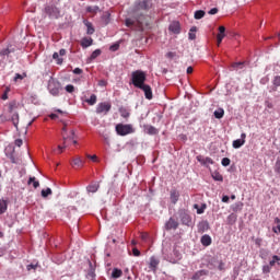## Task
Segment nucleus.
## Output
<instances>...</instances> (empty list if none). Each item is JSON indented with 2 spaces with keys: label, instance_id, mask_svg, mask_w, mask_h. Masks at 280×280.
Returning a JSON list of instances; mask_svg holds the SVG:
<instances>
[{
  "label": "nucleus",
  "instance_id": "a19ab883",
  "mask_svg": "<svg viewBox=\"0 0 280 280\" xmlns=\"http://www.w3.org/2000/svg\"><path fill=\"white\" fill-rule=\"evenodd\" d=\"M205 18V11L198 10L195 12V19L200 20Z\"/></svg>",
  "mask_w": 280,
  "mask_h": 280
},
{
  "label": "nucleus",
  "instance_id": "7c9ffc66",
  "mask_svg": "<svg viewBox=\"0 0 280 280\" xmlns=\"http://www.w3.org/2000/svg\"><path fill=\"white\" fill-rule=\"evenodd\" d=\"M189 40H196V26H192L188 33Z\"/></svg>",
  "mask_w": 280,
  "mask_h": 280
},
{
  "label": "nucleus",
  "instance_id": "ea45409f",
  "mask_svg": "<svg viewBox=\"0 0 280 280\" xmlns=\"http://www.w3.org/2000/svg\"><path fill=\"white\" fill-rule=\"evenodd\" d=\"M271 270H272V267L270 265H264L262 266V273L264 275H270Z\"/></svg>",
  "mask_w": 280,
  "mask_h": 280
},
{
  "label": "nucleus",
  "instance_id": "423d86ee",
  "mask_svg": "<svg viewBox=\"0 0 280 280\" xmlns=\"http://www.w3.org/2000/svg\"><path fill=\"white\" fill-rule=\"evenodd\" d=\"M63 145H58L59 154H62V150L69 148V141H73L75 139V131L71 130L70 136L63 133Z\"/></svg>",
  "mask_w": 280,
  "mask_h": 280
},
{
  "label": "nucleus",
  "instance_id": "de8ad7c7",
  "mask_svg": "<svg viewBox=\"0 0 280 280\" xmlns=\"http://www.w3.org/2000/svg\"><path fill=\"white\" fill-rule=\"evenodd\" d=\"M120 115L124 119H128V117H130V113L126 109H120Z\"/></svg>",
  "mask_w": 280,
  "mask_h": 280
},
{
  "label": "nucleus",
  "instance_id": "0eeeda50",
  "mask_svg": "<svg viewBox=\"0 0 280 280\" xmlns=\"http://www.w3.org/2000/svg\"><path fill=\"white\" fill-rule=\"evenodd\" d=\"M45 12L50 19H58L60 16V9L54 4L47 5Z\"/></svg>",
  "mask_w": 280,
  "mask_h": 280
},
{
  "label": "nucleus",
  "instance_id": "4c0bfd02",
  "mask_svg": "<svg viewBox=\"0 0 280 280\" xmlns=\"http://www.w3.org/2000/svg\"><path fill=\"white\" fill-rule=\"evenodd\" d=\"M102 21L105 23V25H108V23H110V14L105 12L102 16Z\"/></svg>",
  "mask_w": 280,
  "mask_h": 280
},
{
  "label": "nucleus",
  "instance_id": "bb28decb",
  "mask_svg": "<svg viewBox=\"0 0 280 280\" xmlns=\"http://www.w3.org/2000/svg\"><path fill=\"white\" fill-rule=\"evenodd\" d=\"M226 36V27L219 26V33L217 35V38H221L224 40V37Z\"/></svg>",
  "mask_w": 280,
  "mask_h": 280
},
{
  "label": "nucleus",
  "instance_id": "49530a36",
  "mask_svg": "<svg viewBox=\"0 0 280 280\" xmlns=\"http://www.w3.org/2000/svg\"><path fill=\"white\" fill-rule=\"evenodd\" d=\"M244 207V203L237 202L233 206V211H242V208Z\"/></svg>",
  "mask_w": 280,
  "mask_h": 280
},
{
  "label": "nucleus",
  "instance_id": "13d9d810",
  "mask_svg": "<svg viewBox=\"0 0 280 280\" xmlns=\"http://www.w3.org/2000/svg\"><path fill=\"white\" fill-rule=\"evenodd\" d=\"M218 270H224V261L220 260L219 261V266H218Z\"/></svg>",
  "mask_w": 280,
  "mask_h": 280
},
{
  "label": "nucleus",
  "instance_id": "c756f323",
  "mask_svg": "<svg viewBox=\"0 0 280 280\" xmlns=\"http://www.w3.org/2000/svg\"><path fill=\"white\" fill-rule=\"evenodd\" d=\"M32 183H33L34 189H38V187H40V183L36 180V177H30L28 185H32Z\"/></svg>",
  "mask_w": 280,
  "mask_h": 280
},
{
  "label": "nucleus",
  "instance_id": "7ed1b4c3",
  "mask_svg": "<svg viewBox=\"0 0 280 280\" xmlns=\"http://www.w3.org/2000/svg\"><path fill=\"white\" fill-rule=\"evenodd\" d=\"M145 80H148V75L143 70H136L131 73V82L136 89H140L145 84Z\"/></svg>",
  "mask_w": 280,
  "mask_h": 280
},
{
  "label": "nucleus",
  "instance_id": "dca6fc26",
  "mask_svg": "<svg viewBox=\"0 0 280 280\" xmlns=\"http://www.w3.org/2000/svg\"><path fill=\"white\" fill-rule=\"evenodd\" d=\"M170 32H172L173 34H178L180 32V22H173L171 23V25L168 26Z\"/></svg>",
  "mask_w": 280,
  "mask_h": 280
},
{
  "label": "nucleus",
  "instance_id": "f03ea898",
  "mask_svg": "<svg viewBox=\"0 0 280 280\" xmlns=\"http://www.w3.org/2000/svg\"><path fill=\"white\" fill-rule=\"evenodd\" d=\"M8 112L10 114L9 120L12 121L15 128H19V102H10L8 105Z\"/></svg>",
  "mask_w": 280,
  "mask_h": 280
},
{
  "label": "nucleus",
  "instance_id": "cd10ccee",
  "mask_svg": "<svg viewBox=\"0 0 280 280\" xmlns=\"http://www.w3.org/2000/svg\"><path fill=\"white\" fill-rule=\"evenodd\" d=\"M124 275V271L121 269L114 268L112 272L113 279H119Z\"/></svg>",
  "mask_w": 280,
  "mask_h": 280
},
{
  "label": "nucleus",
  "instance_id": "f8f14e48",
  "mask_svg": "<svg viewBox=\"0 0 280 280\" xmlns=\"http://www.w3.org/2000/svg\"><path fill=\"white\" fill-rule=\"evenodd\" d=\"M165 226H166L167 231H172V230L176 231V229H178V221H176V219H174V218H171L166 222Z\"/></svg>",
  "mask_w": 280,
  "mask_h": 280
},
{
  "label": "nucleus",
  "instance_id": "e433bc0d",
  "mask_svg": "<svg viewBox=\"0 0 280 280\" xmlns=\"http://www.w3.org/2000/svg\"><path fill=\"white\" fill-rule=\"evenodd\" d=\"M98 56H102V50L101 49H96L92 52V55L90 56V60H95V58H98Z\"/></svg>",
  "mask_w": 280,
  "mask_h": 280
},
{
  "label": "nucleus",
  "instance_id": "6e6552de",
  "mask_svg": "<svg viewBox=\"0 0 280 280\" xmlns=\"http://www.w3.org/2000/svg\"><path fill=\"white\" fill-rule=\"evenodd\" d=\"M110 108H112L110 103H106V102L100 103L96 107V113L97 115H102V114L107 115L110 112Z\"/></svg>",
  "mask_w": 280,
  "mask_h": 280
},
{
  "label": "nucleus",
  "instance_id": "f257e3e1",
  "mask_svg": "<svg viewBox=\"0 0 280 280\" xmlns=\"http://www.w3.org/2000/svg\"><path fill=\"white\" fill-rule=\"evenodd\" d=\"M150 10H152V0H136L129 11L131 18L125 20L126 27H130L133 32L150 30V21L152 20L148 14Z\"/></svg>",
  "mask_w": 280,
  "mask_h": 280
},
{
  "label": "nucleus",
  "instance_id": "5701e85b",
  "mask_svg": "<svg viewBox=\"0 0 280 280\" xmlns=\"http://www.w3.org/2000/svg\"><path fill=\"white\" fill-rule=\"evenodd\" d=\"M277 265L280 266V257L278 255H273L271 257V260L269 261V266H271V268H275Z\"/></svg>",
  "mask_w": 280,
  "mask_h": 280
},
{
  "label": "nucleus",
  "instance_id": "ddd939ff",
  "mask_svg": "<svg viewBox=\"0 0 280 280\" xmlns=\"http://www.w3.org/2000/svg\"><path fill=\"white\" fill-rule=\"evenodd\" d=\"M180 221L185 226H191V215H189L187 212L180 213Z\"/></svg>",
  "mask_w": 280,
  "mask_h": 280
},
{
  "label": "nucleus",
  "instance_id": "c85d7f7f",
  "mask_svg": "<svg viewBox=\"0 0 280 280\" xmlns=\"http://www.w3.org/2000/svg\"><path fill=\"white\" fill-rule=\"evenodd\" d=\"M90 106H95L97 104V95L92 94L90 98L85 101Z\"/></svg>",
  "mask_w": 280,
  "mask_h": 280
},
{
  "label": "nucleus",
  "instance_id": "a211bd4d",
  "mask_svg": "<svg viewBox=\"0 0 280 280\" xmlns=\"http://www.w3.org/2000/svg\"><path fill=\"white\" fill-rule=\"evenodd\" d=\"M144 132L147 135H159V129L152 125H144Z\"/></svg>",
  "mask_w": 280,
  "mask_h": 280
},
{
  "label": "nucleus",
  "instance_id": "9b49d317",
  "mask_svg": "<svg viewBox=\"0 0 280 280\" xmlns=\"http://www.w3.org/2000/svg\"><path fill=\"white\" fill-rule=\"evenodd\" d=\"M170 198H171L172 205H176V202H178V200L180 198V192L178 190H176L175 188H173V189H171Z\"/></svg>",
  "mask_w": 280,
  "mask_h": 280
},
{
  "label": "nucleus",
  "instance_id": "72a5a7b5",
  "mask_svg": "<svg viewBox=\"0 0 280 280\" xmlns=\"http://www.w3.org/2000/svg\"><path fill=\"white\" fill-rule=\"evenodd\" d=\"M214 117H215V119H222V117H224V109L219 108L218 110H215Z\"/></svg>",
  "mask_w": 280,
  "mask_h": 280
},
{
  "label": "nucleus",
  "instance_id": "aec40b11",
  "mask_svg": "<svg viewBox=\"0 0 280 280\" xmlns=\"http://www.w3.org/2000/svg\"><path fill=\"white\" fill-rule=\"evenodd\" d=\"M207 275H209V271L202 269V270H198L194 273V276L191 277L192 280H200V277H206Z\"/></svg>",
  "mask_w": 280,
  "mask_h": 280
},
{
  "label": "nucleus",
  "instance_id": "052dcab7",
  "mask_svg": "<svg viewBox=\"0 0 280 280\" xmlns=\"http://www.w3.org/2000/svg\"><path fill=\"white\" fill-rule=\"evenodd\" d=\"M208 14H211V15L218 14V8H212V9L208 12Z\"/></svg>",
  "mask_w": 280,
  "mask_h": 280
},
{
  "label": "nucleus",
  "instance_id": "5fc2aeb1",
  "mask_svg": "<svg viewBox=\"0 0 280 280\" xmlns=\"http://www.w3.org/2000/svg\"><path fill=\"white\" fill-rule=\"evenodd\" d=\"M233 69H240L242 67H244V62H235L232 65Z\"/></svg>",
  "mask_w": 280,
  "mask_h": 280
},
{
  "label": "nucleus",
  "instance_id": "58836bf2",
  "mask_svg": "<svg viewBox=\"0 0 280 280\" xmlns=\"http://www.w3.org/2000/svg\"><path fill=\"white\" fill-rule=\"evenodd\" d=\"M51 188H46L42 190V198H47V196H51Z\"/></svg>",
  "mask_w": 280,
  "mask_h": 280
},
{
  "label": "nucleus",
  "instance_id": "a878e982",
  "mask_svg": "<svg viewBox=\"0 0 280 280\" xmlns=\"http://www.w3.org/2000/svg\"><path fill=\"white\" fill-rule=\"evenodd\" d=\"M8 211V201L4 199L0 200V215H3V213Z\"/></svg>",
  "mask_w": 280,
  "mask_h": 280
},
{
  "label": "nucleus",
  "instance_id": "393cba45",
  "mask_svg": "<svg viewBox=\"0 0 280 280\" xmlns=\"http://www.w3.org/2000/svg\"><path fill=\"white\" fill-rule=\"evenodd\" d=\"M201 244L202 246H211V236L209 234L201 236Z\"/></svg>",
  "mask_w": 280,
  "mask_h": 280
},
{
  "label": "nucleus",
  "instance_id": "69168bd1",
  "mask_svg": "<svg viewBox=\"0 0 280 280\" xmlns=\"http://www.w3.org/2000/svg\"><path fill=\"white\" fill-rule=\"evenodd\" d=\"M10 161H11V163H13V164H16L18 162H16V158H14V155H10Z\"/></svg>",
  "mask_w": 280,
  "mask_h": 280
},
{
  "label": "nucleus",
  "instance_id": "c03bdc74",
  "mask_svg": "<svg viewBox=\"0 0 280 280\" xmlns=\"http://www.w3.org/2000/svg\"><path fill=\"white\" fill-rule=\"evenodd\" d=\"M221 165H223V167H229V165H231V159L223 158L221 161Z\"/></svg>",
  "mask_w": 280,
  "mask_h": 280
},
{
  "label": "nucleus",
  "instance_id": "c9c22d12",
  "mask_svg": "<svg viewBox=\"0 0 280 280\" xmlns=\"http://www.w3.org/2000/svg\"><path fill=\"white\" fill-rule=\"evenodd\" d=\"M86 12H90L91 14H97V12H100V7H88Z\"/></svg>",
  "mask_w": 280,
  "mask_h": 280
},
{
  "label": "nucleus",
  "instance_id": "1a4fd4ad",
  "mask_svg": "<svg viewBox=\"0 0 280 280\" xmlns=\"http://www.w3.org/2000/svg\"><path fill=\"white\" fill-rule=\"evenodd\" d=\"M140 89V91H143L144 93V97L147 100H152L153 95H152V88L148 84H144V85H141V88H138Z\"/></svg>",
  "mask_w": 280,
  "mask_h": 280
},
{
  "label": "nucleus",
  "instance_id": "09e8293b",
  "mask_svg": "<svg viewBox=\"0 0 280 280\" xmlns=\"http://www.w3.org/2000/svg\"><path fill=\"white\" fill-rule=\"evenodd\" d=\"M66 91L67 93H73L75 91V86H73L72 84H68L66 85Z\"/></svg>",
  "mask_w": 280,
  "mask_h": 280
},
{
  "label": "nucleus",
  "instance_id": "603ef678",
  "mask_svg": "<svg viewBox=\"0 0 280 280\" xmlns=\"http://www.w3.org/2000/svg\"><path fill=\"white\" fill-rule=\"evenodd\" d=\"M85 156L86 159H90L91 161H93V163H97V155L86 154Z\"/></svg>",
  "mask_w": 280,
  "mask_h": 280
},
{
  "label": "nucleus",
  "instance_id": "f3484780",
  "mask_svg": "<svg viewBox=\"0 0 280 280\" xmlns=\"http://www.w3.org/2000/svg\"><path fill=\"white\" fill-rule=\"evenodd\" d=\"M197 161L201 163V165H206V166L213 165V159L211 158L197 156Z\"/></svg>",
  "mask_w": 280,
  "mask_h": 280
},
{
  "label": "nucleus",
  "instance_id": "37998d69",
  "mask_svg": "<svg viewBox=\"0 0 280 280\" xmlns=\"http://www.w3.org/2000/svg\"><path fill=\"white\" fill-rule=\"evenodd\" d=\"M88 27V34H95V28L93 27V24H91L90 22H88L86 24Z\"/></svg>",
  "mask_w": 280,
  "mask_h": 280
},
{
  "label": "nucleus",
  "instance_id": "f704fd0d",
  "mask_svg": "<svg viewBox=\"0 0 280 280\" xmlns=\"http://www.w3.org/2000/svg\"><path fill=\"white\" fill-rule=\"evenodd\" d=\"M235 222H237V215H235L234 213L230 214L228 217V224H235Z\"/></svg>",
  "mask_w": 280,
  "mask_h": 280
},
{
  "label": "nucleus",
  "instance_id": "6e6d98bb",
  "mask_svg": "<svg viewBox=\"0 0 280 280\" xmlns=\"http://www.w3.org/2000/svg\"><path fill=\"white\" fill-rule=\"evenodd\" d=\"M254 242H255L256 246H258V248H259V247H261L264 240L258 237V238H255Z\"/></svg>",
  "mask_w": 280,
  "mask_h": 280
},
{
  "label": "nucleus",
  "instance_id": "4468645a",
  "mask_svg": "<svg viewBox=\"0 0 280 280\" xmlns=\"http://www.w3.org/2000/svg\"><path fill=\"white\" fill-rule=\"evenodd\" d=\"M159 264H161V261L156 257L153 256L150 258L149 268L153 272H156V268H159Z\"/></svg>",
  "mask_w": 280,
  "mask_h": 280
},
{
  "label": "nucleus",
  "instance_id": "338daca9",
  "mask_svg": "<svg viewBox=\"0 0 280 280\" xmlns=\"http://www.w3.org/2000/svg\"><path fill=\"white\" fill-rule=\"evenodd\" d=\"M230 200V197L229 196H223L222 197V202H229Z\"/></svg>",
  "mask_w": 280,
  "mask_h": 280
},
{
  "label": "nucleus",
  "instance_id": "864d4df0",
  "mask_svg": "<svg viewBox=\"0 0 280 280\" xmlns=\"http://www.w3.org/2000/svg\"><path fill=\"white\" fill-rule=\"evenodd\" d=\"M5 121H10V118H8L5 115L0 116V124H5Z\"/></svg>",
  "mask_w": 280,
  "mask_h": 280
},
{
  "label": "nucleus",
  "instance_id": "a18cd8bd",
  "mask_svg": "<svg viewBox=\"0 0 280 280\" xmlns=\"http://www.w3.org/2000/svg\"><path fill=\"white\" fill-rule=\"evenodd\" d=\"M259 257L260 259H266L268 257V249H260Z\"/></svg>",
  "mask_w": 280,
  "mask_h": 280
},
{
  "label": "nucleus",
  "instance_id": "6ab92c4d",
  "mask_svg": "<svg viewBox=\"0 0 280 280\" xmlns=\"http://www.w3.org/2000/svg\"><path fill=\"white\" fill-rule=\"evenodd\" d=\"M100 189V183H93V184H90L88 187H86V191L88 194H96V191Z\"/></svg>",
  "mask_w": 280,
  "mask_h": 280
},
{
  "label": "nucleus",
  "instance_id": "4be33fe9",
  "mask_svg": "<svg viewBox=\"0 0 280 280\" xmlns=\"http://www.w3.org/2000/svg\"><path fill=\"white\" fill-rule=\"evenodd\" d=\"M15 49L12 48V45H9L5 49L0 51V56H10V54H14Z\"/></svg>",
  "mask_w": 280,
  "mask_h": 280
},
{
  "label": "nucleus",
  "instance_id": "20e7f679",
  "mask_svg": "<svg viewBox=\"0 0 280 280\" xmlns=\"http://www.w3.org/2000/svg\"><path fill=\"white\" fill-rule=\"evenodd\" d=\"M48 91L55 97L60 95V82L54 78H50L48 81Z\"/></svg>",
  "mask_w": 280,
  "mask_h": 280
},
{
  "label": "nucleus",
  "instance_id": "680f3d73",
  "mask_svg": "<svg viewBox=\"0 0 280 280\" xmlns=\"http://www.w3.org/2000/svg\"><path fill=\"white\" fill-rule=\"evenodd\" d=\"M140 237L143 242H145V240H148V237H149V234L148 233H141Z\"/></svg>",
  "mask_w": 280,
  "mask_h": 280
},
{
  "label": "nucleus",
  "instance_id": "2eb2a0df",
  "mask_svg": "<svg viewBox=\"0 0 280 280\" xmlns=\"http://www.w3.org/2000/svg\"><path fill=\"white\" fill-rule=\"evenodd\" d=\"M72 167H84V160L80 155L72 159Z\"/></svg>",
  "mask_w": 280,
  "mask_h": 280
},
{
  "label": "nucleus",
  "instance_id": "774afa93",
  "mask_svg": "<svg viewBox=\"0 0 280 280\" xmlns=\"http://www.w3.org/2000/svg\"><path fill=\"white\" fill-rule=\"evenodd\" d=\"M273 233H280V225H278L277 228L272 229Z\"/></svg>",
  "mask_w": 280,
  "mask_h": 280
},
{
  "label": "nucleus",
  "instance_id": "3c124183",
  "mask_svg": "<svg viewBox=\"0 0 280 280\" xmlns=\"http://www.w3.org/2000/svg\"><path fill=\"white\" fill-rule=\"evenodd\" d=\"M275 173H276V174H280V160H278V161L276 162V165H275Z\"/></svg>",
  "mask_w": 280,
  "mask_h": 280
},
{
  "label": "nucleus",
  "instance_id": "4d7b16f0",
  "mask_svg": "<svg viewBox=\"0 0 280 280\" xmlns=\"http://www.w3.org/2000/svg\"><path fill=\"white\" fill-rule=\"evenodd\" d=\"M132 253H133L135 257H139L141 255V252L139 249H137V248H133Z\"/></svg>",
  "mask_w": 280,
  "mask_h": 280
},
{
  "label": "nucleus",
  "instance_id": "473e14b6",
  "mask_svg": "<svg viewBox=\"0 0 280 280\" xmlns=\"http://www.w3.org/2000/svg\"><path fill=\"white\" fill-rule=\"evenodd\" d=\"M212 178H213V180H218L219 183H222V180H224V177L222 176V174H220L218 172H214L212 174Z\"/></svg>",
  "mask_w": 280,
  "mask_h": 280
},
{
  "label": "nucleus",
  "instance_id": "2f4dec72",
  "mask_svg": "<svg viewBox=\"0 0 280 280\" xmlns=\"http://www.w3.org/2000/svg\"><path fill=\"white\" fill-rule=\"evenodd\" d=\"M272 84L275 86L273 91H277V89H279L280 86V75H276L272 80Z\"/></svg>",
  "mask_w": 280,
  "mask_h": 280
},
{
  "label": "nucleus",
  "instance_id": "bf43d9fd",
  "mask_svg": "<svg viewBox=\"0 0 280 280\" xmlns=\"http://www.w3.org/2000/svg\"><path fill=\"white\" fill-rule=\"evenodd\" d=\"M15 145H16L18 148H21V145H23V140H22V139H16V140H15Z\"/></svg>",
  "mask_w": 280,
  "mask_h": 280
},
{
  "label": "nucleus",
  "instance_id": "79ce46f5",
  "mask_svg": "<svg viewBox=\"0 0 280 280\" xmlns=\"http://www.w3.org/2000/svg\"><path fill=\"white\" fill-rule=\"evenodd\" d=\"M54 60H57V65H62L63 60L60 58V55L58 52H54L52 55Z\"/></svg>",
  "mask_w": 280,
  "mask_h": 280
},
{
  "label": "nucleus",
  "instance_id": "39448f33",
  "mask_svg": "<svg viewBox=\"0 0 280 280\" xmlns=\"http://www.w3.org/2000/svg\"><path fill=\"white\" fill-rule=\"evenodd\" d=\"M116 132L120 137H126V135H132L135 129H132V125L118 124L116 125Z\"/></svg>",
  "mask_w": 280,
  "mask_h": 280
},
{
  "label": "nucleus",
  "instance_id": "0e129e2a",
  "mask_svg": "<svg viewBox=\"0 0 280 280\" xmlns=\"http://www.w3.org/2000/svg\"><path fill=\"white\" fill-rule=\"evenodd\" d=\"M27 270H36V265H33V264H31V265H27Z\"/></svg>",
  "mask_w": 280,
  "mask_h": 280
},
{
  "label": "nucleus",
  "instance_id": "9d476101",
  "mask_svg": "<svg viewBox=\"0 0 280 280\" xmlns=\"http://www.w3.org/2000/svg\"><path fill=\"white\" fill-rule=\"evenodd\" d=\"M244 143H246V133H242L241 139L234 140L232 145H233V148H235L237 150V149L242 148V145H244Z\"/></svg>",
  "mask_w": 280,
  "mask_h": 280
},
{
  "label": "nucleus",
  "instance_id": "412c9836",
  "mask_svg": "<svg viewBox=\"0 0 280 280\" xmlns=\"http://www.w3.org/2000/svg\"><path fill=\"white\" fill-rule=\"evenodd\" d=\"M91 45H93V38L91 37H85L81 40V47H83V49H86V47H91Z\"/></svg>",
  "mask_w": 280,
  "mask_h": 280
},
{
  "label": "nucleus",
  "instance_id": "e2e57ef3",
  "mask_svg": "<svg viewBox=\"0 0 280 280\" xmlns=\"http://www.w3.org/2000/svg\"><path fill=\"white\" fill-rule=\"evenodd\" d=\"M73 73H75V75H80V74H82V69L75 68V69L73 70Z\"/></svg>",
  "mask_w": 280,
  "mask_h": 280
},
{
  "label": "nucleus",
  "instance_id": "b1692460",
  "mask_svg": "<svg viewBox=\"0 0 280 280\" xmlns=\"http://www.w3.org/2000/svg\"><path fill=\"white\" fill-rule=\"evenodd\" d=\"M194 209L197 210L198 215H202V213H205V210L207 209V203H202L201 207L198 206V203H195Z\"/></svg>",
  "mask_w": 280,
  "mask_h": 280
},
{
  "label": "nucleus",
  "instance_id": "8fccbe9b",
  "mask_svg": "<svg viewBox=\"0 0 280 280\" xmlns=\"http://www.w3.org/2000/svg\"><path fill=\"white\" fill-rule=\"evenodd\" d=\"M165 56H166V58H168L170 60H172V59L176 58V52H174V51H168Z\"/></svg>",
  "mask_w": 280,
  "mask_h": 280
}]
</instances>
